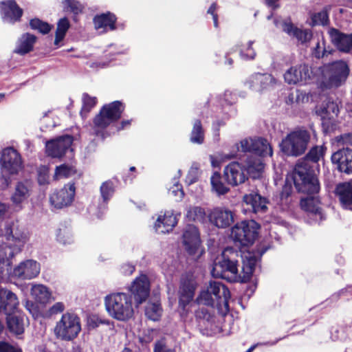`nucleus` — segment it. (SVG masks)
Instances as JSON below:
<instances>
[{
  "instance_id": "680f3d73",
  "label": "nucleus",
  "mask_w": 352,
  "mask_h": 352,
  "mask_svg": "<svg viewBox=\"0 0 352 352\" xmlns=\"http://www.w3.org/2000/svg\"><path fill=\"white\" fill-rule=\"evenodd\" d=\"M0 352H22L19 348L14 347L7 342H0Z\"/></svg>"
},
{
  "instance_id": "f257e3e1",
  "label": "nucleus",
  "mask_w": 352,
  "mask_h": 352,
  "mask_svg": "<svg viewBox=\"0 0 352 352\" xmlns=\"http://www.w3.org/2000/svg\"><path fill=\"white\" fill-rule=\"evenodd\" d=\"M131 294L117 292L104 298L105 308L109 315L119 321H126L134 314L131 295L133 296L136 306L146 300L150 294V283L146 275L138 277L130 287Z\"/></svg>"
},
{
  "instance_id": "393cba45",
  "label": "nucleus",
  "mask_w": 352,
  "mask_h": 352,
  "mask_svg": "<svg viewBox=\"0 0 352 352\" xmlns=\"http://www.w3.org/2000/svg\"><path fill=\"white\" fill-rule=\"evenodd\" d=\"M331 161L337 164L340 172L352 173V149L346 148L335 152L331 156Z\"/></svg>"
},
{
  "instance_id": "de8ad7c7",
  "label": "nucleus",
  "mask_w": 352,
  "mask_h": 352,
  "mask_svg": "<svg viewBox=\"0 0 352 352\" xmlns=\"http://www.w3.org/2000/svg\"><path fill=\"white\" fill-rule=\"evenodd\" d=\"M64 8L74 14H78L83 10V5L77 0H63Z\"/></svg>"
},
{
  "instance_id": "c85d7f7f",
  "label": "nucleus",
  "mask_w": 352,
  "mask_h": 352,
  "mask_svg": "<svg viewBox=\"0 0 352 352\" xmlns=\"http://www.w3.org/2000/svg\"><path fill=\"white\" fill-rule=\"evenodd\" d=\"M21 251L16 250L15 247L10 243H3L0 245V272L3 273L4 267L7 272H9L12 264L11 260L15 255L20 253Z\"/></svg>"
},
{
  "instance_id": "13d9d810",
  "label": "nucleus",
  "mask_w": 352,
  "mask_h": 352,
  "mask_svg": "<svg viewBox=\"0 0 352 352\" xmlns=\"http://www.w3.org/2000/svg\"><path fill=\"white\" fill-rule=\"evenodd\" d=\"M65 309V305L62 302H58L54 304L50 309H49V314L50 316L52 315H56L58 314L62 313Z\"/></svg>"
},
{
  "instance_id": "4c0bfd02",
  "label": "nucleus",
  "mask_w": 352,
  "mask_h": 352,
  "mask_svg": "<svg viewBox=\"0 0 352 352\" xmlns=\"http://www.w3.org/2000/svg\"><path fill=\"white\" fill-rule=\"evenodd\" d=\"M31 294L34 298L40 303H47L50 298L51 293L48 288L43 285H34L32 287Z\"/></svg>"
},
{
  "instance_id": "c9c22d12",
  "label": "nucleus",
  "mask_w": 352,
  "mask_h": 352,
  "mask_svg": "<svg viewBox=\"0 0 352 352\" xmlns=\"http://www.w3.org/2000/svg\"><path fill=\"white\" fill-rule=\"evenodd\" d=\"M300 207L305 211L312 213L318 217L320 220L323 218L321 208L319 206V201L318 198L314 196H309L307 198L301 199Z\"/></svg>"
},
{
  "instance_id": "2eb2a0df",
  "label": "nucleus",
  "mask_w": 352,
  "mask_h": 352,
  "mask_svg": "<svg viewBox=\"0 0 352 352\" xmlns=\"http://www.w3.org/2000/svg\"><path fill=\"white\" fill-rule=\"evenodd\" d=\"M223 175L227 183L233 186L244 183L248 179L245 168L238 162L228 164L224 168Z\"/></svg>"
},
{
  "instance_id": "7ed1b4c3",
  "label": "nucleus",
  "mask_w": 352,
  "mask_h": 352,
  "mask_svg": "<svg viewBox=\"0 0 352 352\" xmlns=\"http://www.w3.org/2000/svg\"><path fill=\"white\" fill-rule=\"evenodd\" d=\"M230 293L228 288L219 281H210L206 289H203L197 298L198 304H203L221 309L228 308Z\"/></svg>"
},
{
  "instance_id": "a211bd4d",
  "label": "nucleus",
  "mask_w": 352,
  "mask_h": 352,
  "mask_svg": "<svg viewBox=\"0 0 352 352\" xmlns=\"http://www.w3.org/2000/svg\"><path fill=\"white\" fill-rule=\"evenodd\" d=\"M274 24L276 27H280L284 32L289 36L295 38L302 44L309 42L312 37V33L310 30L297 28L291 22L290 19L283 21L275 19Z\"/></svg>"
},
{
  "instance_id": "bb28decb",
  "label": "nucleus",
  "mask_w": 352,
  "mask_h": 352,
  "mask_svg": "<svg viewBox=\"0 0 352 352\" xmlns=\"http://www.w3.org/2000/svg\"><path fill=\"white\" fill-rule=\"evenodd\" d=\"M329 34L331 42L340 51L348 52L352 49V33L346 34L336 28H331Z\"/></svg>"
},
{
  "instance_id": "4d7b16f0",
  "label": "nucleus",
  "mask_w": 352,
  "mask_h": 352,
  "mask_svg": "<svg viewBox=\"0 0 352 352\" xmlns=\"http://www.w3.org/2000/svg\"><path fill=\"white\" fill-rule=\"evenodd\" d=\"M201 314L203 315V320L201 321L204 324L208 327V325L214 322V318L210 314H209L206 310L202 309L201 311H199L197 314V316L201 318Z\"/></svg>"
},
{
  "instance_id": "37998d69",
  "label": "nucleus",
  "mask_w": 352,
  "mask_h": 352,
  "mask_svg": "<svg viewBox=\"0 0 352 352\" xmlns=\"http://www.w3.org/2000/svg\"><path fill=\"white\" fill-rule=\"evenodd\" d=\"M69 22L67 18L60 19L57 23L54 44L58 45L60 41L63 40L67 31L69 28Z\"/></svg>"
},
{
  "instance_id": "9d476101",
  "label": "nucleus",
  "mask_w": 352,
  "mask_h": 352,
  "mask_svg": "<svg viewBox=\"0 0 352 352\" xmlns=\"http://www.w3.org/2000/svg\"><path fill=\"white\" fill-rule=\"evenodd\" d=\"M3 234L7 241L14 245L18 251H22L30 239L28 231L18 221L7 223Z\"/></svg>"
},
{
  "instance_id": "423d86ee",
  "label": "nucleus",
  "mask_w": 352,
  "mask_h": 352,
  "mask_svg": "<svg viewBox=\"0 0 352 352\" xmlns=\"http://www.w3.org/2000/svg\"><path fill=\"white\" fill-rule=\"evenodd\" d=\"M81 331L80 319L77 314L72 312L63 314L56 322L54 333L58 339L72 341L78 336Z\"/></svg>"
},
{
  "instance_id": "58836bf2",
  "label": "nucleus",
  "mask_w": 352,
  "mask_h": 352,
  "mask_svg": "<svg viewBox=\"0 0 352 352\" xmlns=\"http://www.w3.org/2000/svg\"><path fill=\"white\" fill-rule=\"evenodd\" d=\"M246 173L252 174L254 177L258 175L264 169V164L259 157H248L247 160Z\"/></svg>"
},
{
  "instance_id": "6e6552de",
  "label": "nucleus",
  "mask_w": 352,
  "mask_h": 352,
  "mask_svg": "<svg viewBox=\"0 0 352 352\" xmlns=\"http://www.w3.org/2000/svg\"><path fill=\"white\" fill-rule=\"evenodd\" d=\"M258 224L254 220L243 221L232 228L231 236L236 243L245 247L252 245L258 236Z\"/></svg>"
},
{
  "instance_id": "aec40b11",
  "label": "nucleus",
  "mask_w": 352,
  "mask_h": 352,
  "mask_svg": "<svg viewBox=\"0 0 352 352\" xmlns=\"http://www.w3.org/2000/svg\"><path fill=\"white\" fill-rule=\"evenodd\" d=\"M19 306V300L13 292L0 285V314H15Z\"/></svg>"
},
{
  "instance_id": "1a4fd4ad",
  "label": "nucleus",
  "mask_w": 352,
  "mask_h": 352,
  "mask_svg": "<svg viewBox=\"0 0 352 352\" xmlns=\"http://www.w3.org/2000/svg\"><path fill=\"white\" fill-rule=\"evenodd\" d=\"M0 163L2 178L6 184L9 183L10 175L17 174L23 168L20 154L12 147L3 150Z\"/></svg>"
},
{
  "instance_id": "bf43d9fd",
  "label": "nucleus",
  "mask_w": 352,
  "mask_h": 352,
  "mask_svg": "<svg viewBox=\"0 0 352 352\" xmlns=\"http://www.w3.org/2000/svg\"><path fill=\"white\" fill-rule=\"evenodd\" d=\"M198 168L197 166H192L186 177V182L189 184L195 183L198 179Z\"/></svg>"
},
{
  "instance_id": "69168bd1",
  "label": "nucleus",
  "mask_w": 352,
  "mask_h": 352,
  "mask_svg": "<svg viewBox=\"0 0 352 352\" xmlns=\"http://www.w3.org/2000/svg\"><path fill=\"white\" fill-rule=\"evenodd\" d=\"M154 352H174V351L168 349L162 342H157L155 344Z\"/></svg>"
},
{
  "instance_id": "774afa93",
  "label": "nucleus",
  "mask_w": 352,
  "mask_h": 352,
  "mask_svg": "<svg viewBox=\"0 0 352 352\" xmlns=\"http://www.w3.org/2000/svg\"><path fill=\"white\" fill-rule=\"evenodd\" d=\"M135 270V267L131 264H124L121 267V272L125 275L131 274Z\"/></svg>"
},
{
  "instance_id": "473e14b6",
  "label": "nucleus",
  "mask_w": 352,
  "mask_h": 352,
  "mask_svg": "<svg viewBox=\"0 0 352 352\" xmlns=\"http://www.w3.org/2000/svg\"><path fill=\"white\" fill-rule=\"evenodd\" d=\"M36 37L31 34L25 33L18 40L14 52L20 55H25L33 50Z\"/></svg>"
},
{
  "instance_id": "9b49d317",
  "label": "nucleus",
  "mask_w": 352,
  "mask_h": 352,
  "mask_svg": "<svg viewBox=\"0 0 352 352\" xmlns=\"http://www.w3.org/2000/svg\"><path fill=\"white\" fill-rule=\"evenodd\" d=\"M314 73L309 65L298 64L289 68L284 74V80L288 85H304L310 83Z\"/></svg>"
},
{
  "instance_id": "603ef678",
  "label": "nucleus",
  "mask_w": 352,
  "mask_h": 352,
  "mask_svg": "<svg viewBox=\"0 0 352 352\" xmlns=\"http://www.w3.org/2000/svg\"><path fill=\"white\" fill-rule=\"evenodd\" d=\"M57 241L64 245L72 242V234L69 230L67 228L59 229L56 233Z\"/></svg>"
},
{
  "instance_id": "338daca9",
  "label": "nucleus",
  "mask_w": 352,
  "mask_h": 352,
  "mask_svg": "<svg viewBox=\"0 0 352 352\" xmlns=\"http://www.w3.org/2000/svg\"><path fill=\"white\" fill-rule=\"evenodd\" d=\"M292 193V186L289 185H285L280 192V199L283 201L284 199H287Z\"/></svg>"
},
{
  "instance_id": "5701e85b",
  "label": "nucleus",
  "mask_w": 352,
  "mask_h": 352,
  "mask_svg": "<svg viewBox=\"0 0 352 352\" xmlns=\"http://www.w3.org/2000/svg\"><path fill=\"white\" fill-rule=\"evenodd\" d=\"M183 243L186 250L189 254H195L199 250L201 240L197 227L188 225L183 234Z\"/></svg>"
},
{
  "instance_id": "f03ea898",
  "label": "nucleus",
  "mask_w": 352,
  "mask_h": 352,
  "mask_svg": "<svg viewBox=\"0 0 352 352\" xmlns=\"http://www.w3.org/2000/svg\"><path fill=\"white\" fill-rule=\"evenodd\" d=\"M324 153L323 146H314L305 157L296 164L292 173V179L298 192L308 195H314L319 192V182L314 175L309 162H318L323 156Z\"/></svg>"
},
{
  "instance_id": "a18cd8bd",
  "label": "nucleus",
  "mask_w": 352,
  "mask_h": 352,
  "mask_svg": "<svg viewBox=\"0 0 352 352\" xmlns=\"http://www.w3.org/2000/svg\"><path fill=\"white\" fill-rule=\"evenodd\" d=\"M75 173L76 170L73 166L62 164L59 166H56L54 177L57 179L63 177L67 178L74 175Z\"/></svg>"
},
{
  "instance_id": "4468645a",
  "label": "nucleus",
  "mask_w": 352,
  "mask_h": 352,
  "mask_svg": "<svg viewBox=\"0 0 352 352\" xmlns=\"http://www.w3.org/2000/svg\"><path fill=\"white\" fill-rule=\"evenodd\" d=\"M196 287V283L192 278L183 277L181 279L179 289V307L184 312L188 311L187 307L193 300Z\"/></svg>"
},
{
  "instance_id": "f704fd0d",
  "label": "nucleus",
  "mask_w": 352,
  "mask_h": 352,
  "mask_svg": "<svg viewBox=\"0 0 352 352\" xmlns=\"http://www.w3.org/2000/svg\"><path fill=\"white\" fill-rule=\"evenodd\" d=\"M8 328L10 332L15 335H21L24 332V316L21 314L6 315Z\"/></svg>"
},
{
  "instance_id": "b1692460",
  "label": "nucleus",
  "mask_w": 352,
  "mask_h": 352,
  "mask_svg": "<svg viewBox=\"0 0 352 352\" xmlns=\"http://www.w3.org/2000/svg\"><path fill=\"white\" fill-rule=\"evenodd\" d=\"M210 220L217 227L226 228L234 221V212L224 207L214 208L210 214Z\"/></svg>"
},
{
  "instance_id": "e2e57ef3",
  "label": "nucleus",
  "mask_w": 352,
  "mask_h": 352,
  "mask_svg": "<svg viewBox=\"0 0 352 352\" xmlns=\"http://www.w3.org/2000/svg\"><path fill=\"white\" fill-rule=\"evenodd\" d=\"M338 143L352 146V133H344L336 138Z\"/></svg>"
},
{
  "instance_id": "052dcab7",
  "label": "nucleus",
  "mask_w": 352,
  "mask_h": 352,
  "mask_svg": "<svg viewBox=\"0 0 352 352\" xmlns=\"http://www.w3.org/2000/svg\"><path fill=\"white\" fill-rule=\"evenodd\" d=\"M253 138L244 139L240 142V148L243 152H252Z\"/></svg>"
},
{
  "instance_id": "c756f323",
  "label": "nucleus",
  "mask_w": 352,
  "mask_h": 352,
  "mask_svg": "<svg viewBox=\"0 0 352 352\" xmlns=\"http://www.w3.org/2000/svg\"><path fill=\"white\" fill-rule=\"evenodd\" d=\"M1 14L4 21L11 23L19 20L23 14L21 9L14 0H8L1 3Z\"/></svg>"
},
{
  "instance_id": "09e8293b",
  "label": "nucleus",
  "mask_w": 352,
  "mask_h": 352,
  "mask_svg": "<svg viewBox=\"0 0 352 352\" xmlns=\"http://www.w3.org/2000/svg\"><path fill=\"white\" fill-rule=\"evenodd\" d=\"M313 25H324L329 23V15L327 10L315 13L311 16Z\"/></svg>"
},
{
  "instance_id": "dca6fc26",
  "label": "nucleus",
  "mask_w": 352,
  "mask_h": 352,
  "mask_svg": "<svg viewBox=\"0 0 352 352\" xmlns=\"http://www.w3.org/2000/svg\"><path fill=\"white\" fill-rule=\"evenodd\" d=\"M40 263L33 259L21 262L12 272V276L21 280H30L36 278L40 273Z\"/></svg>"
},
{
  "instance_id": "f8f14e48",
  "label": "nucleus",
  "mask_w": 352,
  "mask_h": 352,
  "mask_svg": "<svg viewBox=\"0 0 352 352\" xmlns=\"http://www.w3.org/2000/svg\"><path fill=\"white\" fill-rule=\"evenodd\" d=\"M123 111L124 107L119 101L104 105L94 119L95 126L100 129L106 128L111 122L118 120Z\"/></svg>"
},
{
  "instance_id": "20e7f679",
  "label": "nucleus",
  "mask_w": 352,
  "mask_h": 352,
  "mask_svg": "<svg viewBox=\"0 0 352 352\" xmlns=\"http://www.w3.org/2000/svg\"><path fill=\"white\" fill-rule=\"evenodd\" d=\"M234 254L232 248H226L222 254L214 261L211 274L214 278H220L229 282H241V275L239 274L237 261L229 256Z\"/></svg>"
},
{
  "instance_id": "4be33fe9",
  "label": "nucleus",
  "mask_w": 352,
  "mask_h": 352,
  "mask_svg": "<svg viewBox=\"0 0 352 352\" xmlns=\"http://www.w3.org/2000/svg\"><path fill=\"white\" fill-rule=\"evenodd\" d=\"M244 210L262 214L267 212L268 201L258 193H250L243 197Z\"/></svg>"
},
{
  "instance_id": "39448f33",
  "label": "nucleus",
  "mask_w": 352,
  "mask_h": 352,
  "mask_svg": "<svg viewBox=\"0 0 352 352\" xmlns=\"http://www.w3.org/2000/svg\"><path fill=\"white\" fill-rule=\"evenodd\" d=\"M311 140L310 132L304 128H298L288 133L282 140L280 149L287 156L298 157L306 151Z\"/></svg>"
},
{
  "instance_id": "8fccbe9b",
  "label": "nucleus",
  "mask_w": 352,
  "mask_h": 352,
  "mask_svg": "<svg viewBox=\"0 0 352 352\" xmlns=\"http://www.w3.org/2000/svg\"><path fill=\"white\" fill-rule=\"evenodd\" d=\"M82 102L83 105L80 113L82 116H84L96 105L97 99L96 97H91L87 94H84L82 96Z\"/></svg>"
},
{
  "instance_id": "79ce46f5",
  "label": "nucleus",
  "mask_w": 352,
  "mask_h": 352,
  "mask_svg": "<svg viewBox=\"0 0 352 352\" xmlns=\"http://www.w3.org/2000/svg\"><path fill=\"white\" fill-rule=\"evenodd\" d=\"M212 190L219 195H225L230 188L227 187L221 181L220 173H214L210 178Z\"/></svg>"
},
{
  "instance_id": "6e6d98bb",
  "label": "nucleus",
  "mask_w": 352,
  "mask_h": 352,
  "mask_svg": "<svg viewBox=\"0 0 352 352\" xmlns=\"http://www.w3.org/2000/svg\"><path fill=\"white\" fill-rule=\"evenodd\" d=\"M169 193L175 196L177 200H181L184 196V192L182 186L177 182L174 183L173 187L170 188Z\"/></svg>"
},
{
  "instance_id": "f3484780",
  "label": "nucleus",
  "mask_w": 352,
  "mask_h": 352,
  "mask_svg": "<svg viewBox=\"0 0 352 352\" xmlns=\"http://www.w3.org/2000/svg\"><path fill=\"white\" fill-rule=\"evenodd\" d=\"M75 189L74 184H68L63 188L54 192L50 197L51 204L58 209L69 206L74 200Z\"/></svg>"
},
{
  "instance_id": "2f4dec72",
  "label": "nucleus",
  "mask_w": 352,
  "mask_h": 352,
  "mask_svg": "<svg viewBox=\"0 0 352 352\" xmlns=\"http://www.w3.org/2000/svg\"><path fill=\"white\" fill-rule=\"evenodd\" d=\"M336 192L339 196L342 206L352 210V180L342 184H339Z\"/></svg>"
},
{
  "instance_id": "49530a36",
  "label": "nucleus",
  "mask_w": 352,
  "mask_h": 352,
  "mask_svg": "<svg viewBox=\"0 0 352 352\" xmlns=\"http://www.w3.org/2000/svg\"><path fill=\"white\" fill-rule=\"evenodd\" d=\"M30 25L32 30H38L42 34H47L52 29L50 24L36 18L30 21Z\"/></svg>"
},
{
  "instance_id": "ea45409f",
  "label": "nucleus",
  "mask_w": 352,
  "mask_h": 352,
  "mask_svg": "<svg viewBox=\"0 0 352 352\" xmlns=\"http://www.w3.org/2000/svg\"><path fill=\"white\" fill-rule=\"evenodd\" d=\"M190 142L194 144H201L204 141V131L199 120L195 121L190 133Z\"/></svg>"
},
{
  "instance_id": "0eeeda50",
  "label": "nucleus",
  "mask_w": 352,
  "mask_h": 352,
  "mask_svg": "<svg viewBox=\"0 0 352 352\" xmlns=\"http://www.w3.org/2000/svg\"><path fill=\"white\" fill-rule=\"evenodd\" d=\"M322 84L326 88L338 87L349 76V69L344 61L324 65L322 68Z\"/></svg>"
},
{
  "instance_id": "cd10ccee",
  "label": "nucleus",
  "mask_w": 352,
  "mask_h": 352,
  "mask_svg": "<svg viewBox=\"0 0 352 352\" xmlns=\"http://www.w3.org/2000/svg\"><path fill=\"white\" fill-rule=\"evenodd\" d=\"M177 223L176 216L173 211H166L163 215H159L154 228L157 233H168L173 230Z\"/></svg>"
},
{
  "instance_id": "3c124183",
  "label": "nucleus",
  "mask_w": 352,
  "mask_h": 352,
  "mask_svg": "<svg viewBox=\"0 0 352 352\" xmlns=\"http://www.w3.org/2000/svg\"><path fill=\"white\" fill-rule=\"evenodd\" d=\"M205 216L204 210L199 206L190 207L187 212L186 217L191 221H201Z\"/></svg>"
},
{
  "instance_id": "c03bdc74",
  "label": "nucleus",
  "mask_w": 352,
  "mask_h": 352,
  "mask_svg": "<svg viewBox=\"0 0 352 352\" xmlns=\"http://www.w3.org/2000/svg\"><path fill=\"white\" fill-rule=\"evenodd\" d=\"M309 99V96L307 94L300 90H296L294 92L290 93L286 100V102L288 104H299L300 103H304L307 101Z\"/></svg>"
},
{
  "instance_id": "5fc2aeb1",
  "label": "nucleus",
  "mask_w": 352,
  "mask_h": 352,
  "mask_svg": "<svg viewBox=\"0 0 352 352\" xmlns=\"http://www.w3.org/2000/svg\"><path fill=\"white\" fill-rule=\"evenodd\" d=\"M253 41H249L247 46H243L240 49V56L245 60H252L256 56V52L252 45Z\"/></svg>"
},
{
  "instance_id": "6ab92c4d",
  "label": "nucleus",
  "mask_w": 352,
  "mask_h": 352,
  "mask_svg": "<svg viewBox=\"0 0 352 352\" xmlns=\"http://www.w3.org/2000/svg\"><path fill=\"white\" fill-rule=\"evenodd\" d=\"M276 84V79L270 74L255 73L245 81V85L255 91L270 89Z\"/></svg>"
},
{
  "instance_id": "412c9836",
  "label": "nucleus",
  "mask_w": 352,
  "mask_h": 352,
  "mask_svg": "<svg viewBox=\"0 0 352 352\" xmlns=\"http://www.w3.org/2000/svg\"><path fill=\"white\" fill-rule=\"evenodd\" d=\"M72 142L73 138L71 135L58 137L46 143V152L52 157H60L70 148Z\"/></svg>"
},
{
  "instance_id": "e433bc0d",
  "label": "nucleus",
  "mask_w": 352,
  "mask_h": 352,
  "mask_svg": "<svg viewBox=\"0 0 352 352\" xmlns=\"http://www.w3.org/2000/svg\"><path fill=\"white\" fill-rule=\"evenodd\" d=\"M252 147V153L259 156H272L273 151L270 144L263 138H254Z\"/></svg>"
},
{
  "instance_id": "7c9ffc66",
  "label": "nucleus",
  "mask_w": 352,
  "mask_h": 352,
  "mask_svg": "<svg viewBox=\"0 0 352 352\" xmlns=\"http://www.w3.org/2000/svg\"><path fill=\"white\" fill-rule=\"evenodd\" d=\"M100 191L102 201L98 206V212L97 213L98 218H100L107 210L108 201L115 191V185L111 180L106 181L100 186Z\"/></svg>"
},
{
  "instance_id": "72a5a7b5",
  "label": "nucleus",
  "mask_w": 352,
  "mask_h": 352,
  "mask_svg": "<svg viewBox=\"0 0 352 352\" xmlns=\"http://www.w3.org/2000/svg\"><path fill=\"white\" fill-rule=\"evenodd\" d=\"M116 21V16L110 12L102 14L99 16H95L94 19V23L96 29H102L103 32H105L108 30H115Z\"/></svg>"
},
{
  "instance_id": "864d4df0",
  "label": "nucleus",
  "mask_w": 352,
  "mask_h": 352,
  "mask_svg": "<svg viewBox=\"0 0 352 352\" xmlns=\"http://www.w3.org/2000/svg\"><path fill=\"white\" fill-rule=\"evenodd\" d=\"M330 54L331 50L326 49L324 41H318L316 47L313 50V55L317 58H320Z\"/></svg>"
},
{
  "instance_id": "a878e982",
  "label": "nucleus",
  "mask_w": 352,
  "mask_h": 352,
  "mask_svg": "<svg viewBox=\"0 0 352 352\" xmlns=\"http://www.w3.org/2000/svg\"><path fill=\"white\" fill-rule=\"evenodd\" d=\"M31 192L32 184L30 181L19 182L16 183L14 192L11 195V201L15 206L21 209V204L28 200L31 195Z\"/></svg>"
},
{
  "instance_id": "0e129e2a",
  "label": "nucleus",
  "mask_w": 352,
  "mask_h": 352,
  "mask_svg": "<svg viewBox=\"0 0 352 352\" xmlns=\"http://www.w3.org/2000/svg\"><path fill=\"white\" fill-rule=\"evenodd\" d=\"M217 9V4L215 3H213L209 9L208 10V14H210L212 16L213 21H214V26L215 28L218 27V16L217 14H215V11Z\"/></svg>"
},
{
  "instance_id": "ddd939ff",
  "label": "nucleus",
  "mask_w": 352,
  "mask_h": 352,
  "mask_svg": "<svg viewBox=\"0 0 352 352\" xmlns=\"http://www.w3.org/2000/svg\"><path fill=\"white\" fill-rule=\"evenodd\" d=\"M267 250L266 247H261L256 249L254 252H248L244 254L243 258V267L242 272L243 276H241V282L248 281L256 266L258 259Z\"/></svg>"
},
{
  "instance_id": "a19ab883",
  "label": "nucleus",
  "mask_w": 352,
  "mask_h": 352,
  "mask_svg": "<svg viewBox=\"0 0 352 352\" xmlns=\"http://www.w3.org/2000/svg\"><path fill=\"white\" fill-rule=\"evenodd\" d=\"M162 307L160 304L157 302H148L145 308V315L146 316L151 320L157 321L162 316Z\"/></svg>"
}]
</instances>
